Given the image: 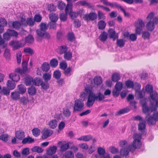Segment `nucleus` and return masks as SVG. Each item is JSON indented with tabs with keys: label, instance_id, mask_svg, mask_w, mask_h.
Wrapping results in <instances>:
<instances>
[{
	"label": "nucleus",
	"instance_id": "obj_1",
	"mask_svg": "<svg viewBox=\"0 0 158 158\" xmlns=\"http://www.w3.org/2000/svg\"><path fill=\"white\" fill-rule=\"evenodd\" d=\"M153 87L152 85L148 84L145 87V91L150 94L149 100L150 103L149 106H147L148 99L142 98L140 100V103L142 106L143 111L145 114H148L150 112L156 110L158 107V99L156 100L158 97L157 93L156 91H153Z\"/></svg>",
	"mask_w": 158,
	"mask_h": 158
},
{
	"label": "nucleus",
	"instance_id": "obj_2",
	"mask_svg": "<svg viewBox=\"0 0 158 158\" xmlns=\"http://www.w3.org/2000/svg\"><path fill=\"white\" fill-rule=\"evenodd\" d=\"M111 93L110 90L107 89L105 91L104 95L100 92L96 94L93 87L88 85L85 87L84 91L81 93V98H85L88 95L86 105L90 107L93 105L95 101H102L105 98L104 95H109Z\"/></svg>",
	"mask_w": 158,
	"mask_h": 158
},
{
	"label": "nucleus",
	"instance_id": "obj_3",
	"mask_svg": "<svg viewBox=\"0 0 158 158\" xmlns=\"http://www.w3.org/2000/svg\"><path fill=\"white\" fill-rule=\"evenodd\" d=\"M142 135L139 134L135 133L133 135L134 140L132 145H129L130 147L131 151H134L135 149L138 148L141 146L142 143L140 141Z\"/></svg>",
	"mask_w": 158,
	"mask_h": 158
},
{
	"label": "nucleus",
	"instance_id": "obj_4",
	"mask_svg": "<svg viewBox=\"0 0 158 158\" xmlns=\"http://www.w3.org/2000/svg\"><path fill=\"white\" fill-rule=\"evenodd\" d=\"M154 14L151 12L149 14L147 17V20L148 22L146 26L147 29L149 31H152L155 28L154 24H156L153 21Z\"/></svg>",
	"mask_w": 158,
	"mask_h": 158
},
{
	"label": "nucleus",
	"instance_id": "obj_5",
	"mask_svg": "<svg viewBox=\"0 0 158 158\" xmlns=\"http://www.w3.org/2000/svg\"><path fill=\"white\" fill-rule=\"evenodd\" d=\"M150 111L148 114H145L146 115V119L149 125H153L155 124L156 122L158 120V113H155L152 116H149L150 114Z\"/></svg>",
	"mask_w": 158,
	"mask_h": 158
},
{
	"label": "nucleus",
	"instance_id": "obj_6",
	"mask_svg": "<svg viewBox=\"0 0 158 158\" xmlns=\"http://www.w3.org/2000/svg\"><path fill=\"white\" fill-rule=\"evenodd\" d=\"M144 23L143 20L141 19H139L135 23L136 34L140 35L143 31V27H144Z\"/></svg>",
	"mask_w": 158,
	"mask_h": 158
},
{
	"label": "nucleus",
	"instance_id": "obj_7",
	"mask_svg": "<svg viewBox=\"0 0 158 158\" xmlns=\"http://www.w3.org/2000/svg\"><path fill=\"white\" fill-rule=\"evenodd\" d=\"M84 109V103L83 101L80 99L75 101L73 107L74 111H79L83 110Z\"/></svg>",
	"mask_w": 158,
	"mask_h": 158
},
{
	"label": "nucleus",
	"instance_id": "obj_8",
	"mask_svg": "<svg viewBox=\"0 0 158 158\" xmlns=\"http://www.w3.org/2000/svg\"><path fill=\"white\" fill-rule=\"evenodd\" d=\"M25 44V42L24 40H21L20 41H11L9 43V45L13 47L14 50L23 47Z\"/></svg>",
	"mask_w": 158,
	"mask_h": 158
},
{
	"label": "nucleus",
	"instance_id": "obj_9",
	"mask_svg": "<svg viewBox=\"0 0 158 158\" xmlns=\"http://www.w3.org/2000/svg\"><path fill=\"white\" fill-rule=\"evenodd\" d=\"M21 21L22 25L23 26L28 25L30 27H32L34 25L35 23V22L34 19L31 17L28 18L26 20L25 18L22 16L21 17Z\"/></svg>",
	"mask_w": 158,
	"mask_h": 158
},
{
	"label": "nucleus",
	"instance_id": "obj_10",
	"mask_svg": "<svg viewBox=\"0 0 158 158\" xmlns=\"http://www.w3.org/2000/svg\"><path fill=\"white\" fill-rule=\"evenodd\" d=\"M97 15L96 13L91 12L89 14H85L84 15L83 18L84 20L87 21L90 20L94 21L96 19Z\"/></svg>",
	"mask_w": 158,
	"mask_h": 158
},
{
	"label": "nucleus",
	"instance_id": "obj_11",
	"mask_svg": "<svg viewBox=\"0 0 158 158\" xmlns=\"http://www.w3.org/2000/svg\"><path fill=\"white\" fill-rule=\"evenodd\" d=\"M20 16L19 17L20 19V22L18 21H15V22H9L8 25L10 27H11V25H12L13 27L15 29H18L20 28L22 25L23 26L22 24V22L21 21V17Z\"/></svg>",
	"mask_w": 158,
	"mask_h": 158
},
{
	"label": "nucleus",
	"instance_id": "obj_12",
	"mask_svg": "<svg viewBox=\"0 0 158 158\" xmlns=\"http://www.w3.org/2000/svg\"><path fill=\"white\" fill-rule=\"evenodd\" d=\"M36 33L38 36L43 38L48 39L50 37V35L48 33L40 29L36 30Z\"/></svg>",
	"mask_w": 158,
	"mask_h": 158
},
{
	"label": "nucleus",
	"instance_id": "obj_13",
	"mask_svg": "<svg viewBox=\"0 0 158 158\" xmlns=\"http://www.w3.org/2000/svg\"><path fill=\"white\" fill-rule=\"evenodd\" d=\"M146 123L145 121L140 122L138 125L139 130L142 133L143 135L146 134L145 130L146 128Z\"/></svg>",
	"mask_w": 158,
	"mask_h": 158
},
{
	"label": "nucleus",
	"instance_id": "obj_14",
	"mask_svg": "<svg viewBox=\"0 0 158 158\" xmlns=\"http://www.w3.org/2000/svg\"><path fill=\"white\" fill-rule=\"evenodd\" d=\"M53 133L52 131L48 128H45L43 131L42 138L44 139L47 138Z\"/></svg>",
	"mask_w": 158,
	"mask_h": 158
},
{
	"label": "nucleus",
	"instance_id": "obj_15",
	"mask_svg": "<svg viewBox=\"0 0 158 158\" xmlns=\"http://www.w3.org/2000/svg\"><path fill=\"white\" fill-rule=\"evenodd\" d=\"M130 151H131L130 147L129 146H128L127 148H122L121 149L120 154L121 156H126L128 155Z\"/></svg>",
	"mask_w": 158,
	"mask_h": 158
},
{
	"label": "nucleus",
	"instance_id": "obj_16",
	"mask_svg": "<svg viewBox=\"0 0 158 158\" xmlns=\"http://www.w3.org/2000/svg\"><path fill=\"white\" fill-rule=\"evenodd\" d=\"M9 77L10 79L15 82H17L20 79L19 75L17 74L15 72L10 73Z\"/></svg>",
	"mask_w": 158,
	"mask_h": 158
},
{
	"label": "nucleus",
	"instance_id": "obj_17",
	"mask_svg": "<svg viewBox=\"0 0 158 158\" xmlns=\"http://www.w3.org/2000/svg\"><path fill=\"white\" fill-rule=\"evenodd\" d=\"M15 137L18 139L22 140L25 137V133L22 130H19L15 133Z\"/></svg>",
	"mask_w": 158,
	"mask_h": 158
},
{
	"label": "nucleus",
	"instance_id": "obj_18",
	"mask_svg": "<svg viewBox=\"0 0 158 158\" xmlns=\"http://www.w3.org/2000/svg\"><path fill=\"white\" fill-rule=\"evenodd\" d=\"M33 81L32 78L28 75L26 76L25 77V82L27 85H33Z\"/></svg>",
	"mask_w": 158,
	"mask_h": 158
},
{
	"label": "nucleus",
	"instance_id": "obj_19",
	"mask_svg": "<svg viewBox=\"0 0 158 158\" xmlns=\"http://www.w3.org/2000/svg\"><path fill=\"white\" fill-rule=\"evenodd\" d=\"M92 138V136L91 135H87L81 136L77 139L79 140L83 141L85 142H88L91 140Z\"/></svg>",
	"mask_w": 158,
	"mask_h": 158
},
{
	"label": "nucleus",
	"instance_id": "obj_20",
	"mask_svg": "<svg viewBox=\"0 0 158 158\" xmlns=\"http://www.w3.org/2000/svg\"><path fill=\"white\" fill-rule=\"evenodd\" d=\"M48 124L50 128L54 129L57 126V122L55 119H52L48 122Z\"/></svg>",
	"mask_w": 158,
	"mask_h": 158
},
{
	"label": "nucleus",
	"instance_id": "obj_21",
	"mask_svg": "<svg viewBox=\"0 0 158 158\" xmlns=\"http://www.w3.org/2000/svg\"><path fill=\"white\" fill-rule=\"evenodd\" d=\"M6 84L7 88L10 90H13L14 89L16 86L15 83L11 80H8Z\"/></svg>",
	"mask_w": 158,
	"mask_h": 158
},
{
	"label": "nucleus",
	"instance_id": "obj_22",
	"mask_svg": "<svg viewBox=\"0 0 158 158\" xmlns=\"http://www.w3.org/2000/svg\"><path fill=\"white\" fill-rule=\"evenodd\" d=\"M10 96L13 100H17L20 98L19 94L16 91L12 92Z\"/></svg>",
	"mask_w": 158,
	"mask_h": 158
},
{
	"label": "nucleus",
	"instance_id": "obj_23",
	"mask_svg": "<svg viewBox=\"0 0 158 158\" xmlns=\"http://www.w3.org/2000/svg\"><path fill=\"white\" fill-rule=\"evenodd\" d=\"M17 91L19 94H24L26 91V89L24 86L22 85H20L17 86Z\"/></svg>",
	"mask_w": 158,
	"mask_h": 158
},
{
	"label": "nucleus",
	"instance_id": "obj_24",
	"mask_svg": "<svg viewBox=\"0 0 158 158\" xmlns=\"http://www.w3.org/2000/svg\"><path fill=\"white\" fill-rule=\"evenodd\" d=\"M77 4L82 6H85L88 8H90L92 6L91 4L90 3L87 2L85 0L79 1L77 2Z\"/></svg>",
	"mask_w": 158,
	"mask_h": 158
},
{
	"label": "nucleus",
	"instance_id": "obj_25",
	"mask_svg": "<svg viewBox=\"0 0 158 158\" xmlns=\"http://www.w3.org/2000/svg\"><path fill=\"white\" fill-rule=\"evenodd\" d=\"M57 148L55 146L50 147L47 151V154L49 155H52L56 152Z\"/></svg>",
	"mask_w": 158,
	"mask_h": 158
},
{
	"label": "nucleus",
	"instance_id": "obj_26",
	"mask_svg": "<svg viewBox=\"0 0 158 158\" xmlns=\"http://www.w3.org/2000/svg\"><path fill=\"white\" fill-rule=\"evenodd\" d=\"M10 90L7 87H3L1 89V93L4 95L7 96L10 94Z\"/></svg>",
	"mask_w": 158,
	"mask_h": 158
},
{
	"label": "nucleus",
	"instance_id": "obj_27",
	"mask_svg": "<svg viewBox=\"0 0 158 158\" xmlns=\"http://www.w3.org/2000/svg\"><path fill=\"white\" fill-rule=\"evenodd\" d=\"M67 48L66 45L60 46L57 49V52L60 54H63L66 52Z\"/></svg>",
	"mask_w": 158,
	"mask_h": 158
},
{
	"label": "nucleus",
	"instance_id": "obj_28",
	"mask_svg": "<svg viewBox=\"0 0 158 158\" xmlns=\"http://www.w3.org/2000/svg\"><path fill=\"white\" fill-rule=\"evenodd\" d=\"M49 19L51 22H56L58 20V15L55 14H51L49 16Z\"/></svg>",
	"mask_w": 158,
	"mask_h": 158
},
{
	"label": "nucleus",
	"instance_id": "obj_29",
	"mask_svg": "<svg viewBox=\"0 0 158 158\" xmlns=\"http://www.w3.org/2000/svg\"><path fill=\"white\" fill-rule=\"evenodd\" d=\"M50 68V65L47 62H44L41 66L42 70L46 72L48 71Z\"/></svg>",
	"mask_w": 158,
	"mask_h": 158
},
{
	"label": "nucleus",
	"instance_id": "obj_30",
	"mask_svg": "<svg viewBox=\"0 0 158 158\" xmlns=\"http://www.w3.org/2000/svg\"><path fill=\"white\" fill-rule=\"evenodd\" d=\"M43 81L40 78H35L33 81V85L40 86L42 84Z\"/></svg>",
	"mask_w": 158,
	"mask_h": 158
},
{
	"label": "nucleus",
	"instance_id": "obj_31",
	"mask_svg": "<svg viewBox=\"0 0 158 158\" xmlns=\"http://www.w3.org/2000/svg\"><path fill=\"white\" fill-rule=\"evenodd\" d=\"M94 84L98 85L101 84L102 82L101 77L99 76L94 77Z\"/></svg>",
	"mask_w": 158,
	"mask_h": 158
},
{
	"label": "nucleus",
	"instance_id": "obj_32",
	"mask_svg": "<svg viewBox=\"0 0 158 158\" xmlns=\"http://www.w3.org/2000/svg\"><path fill=\"white\" fill-rule=\"evenodd\" d=\"M34 141V139L28 137L24 138L22 141V143L23 144H25L27 143H33Z\"/></svg>",
	"mask_w": 158,
	"mask_h": 158
},
{
	"label": "nucleus",
	"instance_id": "obj_33",
	"mask_svg": "<svg viewBox=\"0 0 158 158\" xmlns=\"http://www.w3.org/2000/svg\"><path fill=\"white\" fill-rule=\"evenodd\" d=\"M72 5L69 2L66 5L65 9V12L66 14H69L70 12L72 11Z\"/></svg>",
	"mask_w": 158,
	"mask_h": 158
},
{
	"label": "nucleus",
	"instance_id": "obj_34",
	"mask_svg": "<svg viewBox=\"0 0 158 158\" xmlns=\"http://www.w3.org/2000/svg\"><path fill=\"white\" fill-rule=\"evenodd\" d=\"M43 78L45 82H48L51 79V75L48 73H45L43 74Z\"/></svg>",
	"mask_w": 158,
	"mask_h": 158
},
{
	"label": "nucleus",
	"instance_id": "obj_35",
	"mask_svg": "<svg viewBox=\"0 0 158 158\" xmlns=\"http://www.w3.org/2000/svg\"><path fill=\"white\" fill-rule=\"evenodd\" d=\"M98 26L99 29H103L105 27L106 23L104 21L101 20L98 22Z\"/></svg>",
	"mask_w": 158,
	"mask_h": 158
},
{
	"label": "nucleus",
	"instance_id": "obj_36",
	"mask_svg": "<svg viewBox=\"0 0 158 158\" xmlns=\"http://www.w3.org/2000/svg\"><path fill=\"white\" fill-rule=\"evenodd\" d=\"M36 90L35 88L33 86H31L28 88V92L29 94L31 95H35L36 93Z\"/></svg>",
	"mask_w": 158,
	"mask_h": 158
},
{
	"label": "nucleus",
	"instance_id": "obj_37",
	"mask_svg": "<svg viewBox=\"0 0 158 158\" xmlns=\"http://www.w3.org/2000/svg\"><path fill=\"white\" fill-rule=\"evenodd\" d=\"M110 32V38H113L114 40L118 38V34L115 33L114 31L111 30V31H109Z\"/></svg>",
	"mask_w": 158,
	"mask_h": 158
},
{
	"label": "nucleus",
	"instance_id": "obj_38",
	"mask_svg": "<svg viewBox=\"0 0 158 158\" xmlns=\"http://www.w3.org/2000/svg\"><path fill=\"white\" fill-rule=\"evenodd\" d=\"M63 114L65 117L68 118L70 116L71 112L69 109L65 108L63 109Z\"/></svg>",
	"mask_w": 158,
	"mask_h": 158
},
{
	"label": "nucleus",
	"instance_id": "obj_39",
	"mask_svg": "<svg viewBox=\"0 0 158 158\" xmlns=\"http://www.w3.org/2000/svg\"><path fill=\"white\" fill-rule=\"evenodd\" d=\"M64 156L65 158H74V154L71 151H67L65 153Z\"/></svg>",
	"mask_w": 158,
	"mask_h": 158
},
{
	"label": "nucleus",
	"instance_id": "obj_40",
	"mask_svg": "<svg viewBox=\"0 0 158 158\" xmlns=\"http://www.w3.org/2000/svg\"><path fill=\"white\" fill-rule=\"evenodd\" d=\"M135 94L139 98H142L145 95V92L143 90H142L141 91H139V90L135 92Z\"/></svg>",
	"mask_w": 158,
	"mask_h": 158
},
{
	"label": "nucleus",
	"instance_id": "obj_41",
	"mask_svg": "<svg viewBox=\"0 0 158 158\" xmlns=\"http://www.w3.org/2000/svg\"><path fill=\"white\" fill-rule=\"evenodd\" d=\"M120 79V76L118 73H114L112 75V80L114 82H116Z\"/></svg>",
	"mask_w": 158,
	"mask_h": 158
},
{
	"label": "nucleus",
	"instance_id": "obj_42",
	"mask_svg": "<svg viewBox=\"0 0 158 158\" xmlns=\"http://www.w3.org/2000/svg\"><path fill=\"white\" fill-rule=\"evenodd\" d=\"M64 53V57L65 59L68 60H69L71 59L72 56V54L71 52H66Z\"/></svg>",
	"mask_w": 158,
	"mask_h": 158
},
{
	"label": "nucleus",
	"instance_id": "obj_43",
	"mask_svg": "<svg viewBox=\"0 0 158 158\" xmlns=\"http://www.w3.org/2000/svg\"><path fill=\"white\" fill-rule=\"evenodd\" d=\"M50 63L52 67H55L58 65V61L56 59H53L51 60Z\"/></svg>",
	"mask_w": 158,
	"mask_h": 158
},
{
	"label": "nucleus",
	"instance_id": "obj_44",
	"mask_svg": "<svg viewBox=\"0 0 158 158\" xmlns=\"http://www.w3.org/2000/svg\"><path fill=\"white\" fill-rule=\"evenodd\" d=\"M7 31L8 32L9 34L11 37L14 36L16 37L18 35V33L14 30L8 29Z\"/></svg>",
	"mask_w": 158,
	"mask_h": 158
},
{
	"label": "nucleus",
	"instance_id": "obj_45",
	"mask_svg": "<svg viewBox=\"0 0 158 158\" xmlns=\"http://www.w3.org/2000/svg\"><path fill=\"white\" fill-rule=\"evenodd\" d=\"M34 38L32 35H29L25 39V43H31L33 42Z\"/></svg>",
	"mask_w": 158,
	"mask_h": 158
},
{
	"label": "nucleus",
	"instance_id": "obj_46",
	"mask_svg": "<svg viewBox=\"0 0 158 158\" xmlns=\"http://www.w3.org/2000/svg\"><path fill=\"white\" fill-rule=\"evenodd\" d=\"M125 44V41L123 39H118L117 41V45L118 46L120 47H122L124 46Z\"/></svg>",
	"mask_w": 158,
	"mask_h": 158
},
{
	"label": "nucleus",
	"instance_id": "obj_47",
	"mask_svg": "<svg viewBox=\"0 0 158 158\" xmlns=\"http://www.w3.org/2000/svg\"><path fill=\"white\" fill-rule=\"evenodd\" d=\"M134 84L133 81L130 80H128L126 82V85L127 87L128 88H131L133 89Z\"/></svg>",
	"mask_w": 158,
	"mask_h": 158
},
{
	"label": "nucleus",
	"instance_id": "obj_48",
	"mask_svg": "<svg viewBox=\"0 0 158 158\" xmlns=\"http://www.w3.org/2000/svg\"><path fill=\"white\" fill-rule=\"evenodd\" d=\"M31 150L33 152H36L38 153L42 152L44 150L43 149L38 146L33 147Z\"/></svg>",
	"mask_w": 158,
	"mask_h": 158
},
{
	"label": "nucleus",
	"instance_id": "obj_49",
	"mask_svg": "<svg viewBox=\"0 0 158 158\" xmlns=\"http://www.w3.org/2000/svg\"><path fill=\"white\" fill-rule=\"evenodd\" d=\"M61 76V73L59 70H56L53 73L54 77L57 79H59Z\"/></svg>",
	"mask_w": 158,
	"mask_h": 158
},
{
	"label": "nucleus",
	"instance_id": "obj_50",
	"mask_svg": "<svg viewBox=\"0 0 158 158\" xmlns=\"http://www.w3.org/2000/svg\"><path fill=\"white\" fill-rule=\"evenodd\" d=\"M69 147V145L68 143L63 144L60 147V150L62 151H64L68 149Z\"/></svg>",
	"mask_w": 158,
	"mask_h": 158
},
{
	"label": "nucleus",
	"instance_id": "obj_51",
	"mask_svg": "<svg viewBox=\"0 0 158 158\" xmlns=\"http://www.w3.org/2000/svg\"><path fill=\"white\" fill-rule=\"evenodd\" d=\"M66 4L62 1H60L58 2V7L61 10H63L65 7Z\"/></svg>",
	"mask_w": 158,
	"mask_h": 158
},
{
	"label": "nucleus",
	"instance_id": "obj_52",
	"mask_svg": "<svg viewBox=\"0 0 158 158\" xmlns=\"http://www.w3.org/2000/svg\"><path fill=\"white\" fill-rule=\"evenodd\" d=\"M88 152L89 154H91L96 150V147L94 144H92L88 148Z\"/></svg>",
	"mask_w": 158,
	"mask_h": 158
},
{
	"label": "nucleus",
	"instance_id": "obj_53",
	"mask_svg": "<svg viewBox=\"0 0 158 158\" xmlns=\"http://www.w3.org/2000/svg\"><path fill=\"white\" fill-rule=\"evenodd\" d=\"M97 152L98 154L100 155V157L105 153V149L102 147H99L98 149Z\"/></svg>",
	"mask_w": 158,
	"mask_h": 158
},
{
	"label": "nucleus",
	"instance_id": "obj_54",
	"mask_svg": "<svg viewBox=\"0 0 158 158\" xmlns=\"http://www.w3.org/2000/svg\"><path fill=\"white\" fill-rule=\"evenodd\" d=\"M120 146L122 148H125L128 147L127 146V142L125 140H122L119 143Z\"/></svg>",
	"mask_w": 158,
	"mask_h": 158
},
{
	"label": "nucleus",
	"instance_id": "obj_55",
	"mask_svg": "<svg viewBox=\"0 0 158 158\" xmlns=\"http://www.w3.org/2000/svg\"><path fill=\"white\" fill-rule=\"evenodd\" d=\"M98 15L99 19L104 20L106 19V17L105 14L101 11H98Z\"/></svg>",
	"mask_w": 158,
	"mask_h": 158
},
{
	"label": "nucleus",
	"instance_id": "obj_56",
	"mask_svg": "<svg viewBox=\"0 0 158 158\" xmlns=\"http://www.w3.org/2000/svg\"><path fill=\"white\" fill-rule=\"evenodd\" d=\"M68 14L61 13L60 15V19L61 21H65L67 19V15Z\"/></svg>",
	"mask_w": 158,
	"mask_h": 158
},
{
	"label": "nucleus",
	"instance_id": "obj_57",
	"mask_svg": "<svg viewBox=\"0 0 158 158\" xmlns=\"http://www.w3.org/2000/svg\"><path fill=\"white\" fill-rule=\"evenodd\" d=\"M44 82L43 81L42 84L41 85V88L43 89L47 90L48 89L49 87V84L47 82Z\"/></svg>",
	"mask_w": 158,
	"mask_h": 158
},
{
	"label": "nucleus",
	"instance_id": "obj_58",
	"mask_svg": "<svg viewBox=\"0 0 158 158\" xmlns=\"http://www.w3.org/2000/svg\"><path fill=\"white\" fill-rule=\"evenodd\" d=\"M33 135L35 137H37L40 134V131L38 129L35 128L32 130Z\"/></svg>",
	"mask_w": 158,
	"mask_h": 158
},
{
	"label": "nucleus",
	"instance_id": "obj_59",
	"mask_svg": "<svg viewBox=\"0 0 158 158\" xmlns=\"http://www.w3.org/2000/svg\"><path fill=\"white\" fill-rule=\"evenodd\" d=\"M4 55L7 59H8L10 58V53L9 49L8 48L5 49L4 52Z\"/></svg>",
	"mask_w": 158,
	"mask_h": 158
},
{
	"label": "nucleus",
	"instance_id": "obj_60",
	"mask_svg": "<svg viewBox=\"0 0 158 158\" xmlns=\"http://www.w3.org/2000/svg\"><path fill=\"white\" fill-rule=\"evenodd\" d=\"M42 17L39 15H35L34 17V21L37 22H40L42 19Z\"/></svg>",
	"mask_w": 158,
	"mask_h": 158
},
{
	"label": "nucleus",
	"instance_id": "obj_61",
	"mask_svg": "<svg viewBox=\"0 0 158 158\" xmlns=\"http://www.w3.org/2000/svg\"><path fill=\"white\" fill-rule=\"evenodd\" d=\"M17 62L18 64L21 63L22 59V53L21 52H18L17 53L16 55Z\"/></svg>",
	"mask_w": 158,
	"mask_h": 158
},
{
	"label": "nucleus",
	"instance_id": "obj_62",
	"mask_svg": "<svg viewBox=\"0 0 158 158\" xmlns=\"http://www.w3.org/2000/svg\"><path fill=\"white\" fill-rule=\"evenodd\" d=\"M70 17L72 19L77 18L78 15V13L77 12H75L73 11L70 12L69 14Z\"/></svg>",
	"mask_w": 158,
	"mask_h": 158
},
{
	"label": "nucleus",
	"instance_id": "obj_63",
	"mask_svg": "<svg viewBox=\"0 0 158 158\" xmlns=\"http://www.w3.org/2000/svg\"><path fill=\"white\" fill-rule=\"evenodd\" d=\"M24 52L25 53H27L30 55H32L33 53V50L29 48H24Z\"/></svg>",
	"mask_w": 158,
	"mask_h": 158
},
{
	"label": "nucleus",
	"instance_id": "obj_64",
	"mask_svg": "<svg viewBox=\"0 0 158 158\" xmlns=\"http://www.w3.org/2000/svg\"><path fill=\"white\" fill-rule=\"evenodd\" d=\"M107 33L105 32L102 33L100 36V38L101 40L104 41L106 40L107 39Z\"/></svg>",
	"mask_w": 158,
	"mask_h": 158
}]
</instances>
